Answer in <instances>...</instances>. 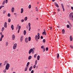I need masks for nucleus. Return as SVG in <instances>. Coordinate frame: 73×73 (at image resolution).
I'll return each mask as SVG.
<instances>
[{"instance_id":"44","label":"nucleus","mask_w":73,"mask_h":73,"mask_svg":"<svg viewBox=\"0 0 73 73\" xmlns=\"http://www.w3.org/2000/svg\"><path fill=\"white\" fill-rule=\"evenodd\" d=\"M24 19H22L21 21V22H24Z\"/></svg>"},{"instance_id":"53","label":"nucleus","mask_w":73,"mask_h":73,"mask_svg":"<svg viewBox=\"0 0 73 73\" xmlns=\"http://www.w3.org/2000/svg\"><path fill=\"white\" fill-rule=\"evenodd\" d=\"M31 73H34V70H32L31 71Z\"/></svg>"},{"instance_id":"58","label":"nucleus","mask_w":73,"mask_h":73,"mask_svg":"<svg viewBox=\"0 0 73 73\" xmlns=\"http://www.w3.org/2000/svg\"><path fill=\"white\" fill-rule=\"evenodd\" d=\"M50 30H51V29H52V27H50Z\"/></svg>"},{"instance_id":"1","label":"nucleus","mask_w":73,"mask_h":73,"mask_svg":"<svg viewBox=\"0 0 73 73\" xmlns=\"http://www.w3.org/2000/svg\"><path fill=\"white\" fill-rule=\"evenodd\" d=\"M40 33H37L38 36L36 35L35 36V40L36 42H38V40H39V39H40Z\"/></svg>"},{"instance_id":"31","label":"nucleus","mask_w":73,"mask_h":73,"mask_svg":"<svg viewBox=\"0 0 73 73\" xmlns=\"http://www.w3.org/2000/svg\"><path fill=\"white\" fill-rule=\"evenodd\" d=\"M27 17H26L24 19V20L25 21H27Z\"/></svg>"},{"instance_id":"7","label":"nucleus","mask_w":73,"mask_h":73,"mask_svg":"<svg viewBox=\"0 0 73 73\" xmlns=\"http://www.w3.org/2000/svg\"><path fill=\"white\" fill-rule=\"evenodd\" d=\"M32 50H33V48H31L29 50V54H31V52H32Z\"/></svg>"},{"instance_id":"39","label":"nucleus","mask_w":73,"mask_h":73,"mask_svg":"<svg viewBox=\"0 0 73 73\" xmlns=\"http://www.w3.org/2000/svg\"><path fill=\"white\" fill-rule=\"evenodd\" d=\"M4 27H3L2 29V30H1L2 31H4Z\"/></svg>"},{"instance_id":"4","label":"nucleus","mask_w":73,"mask_h":73,"mask_svg":"<svg viewBox=\"0 0 73 73\" xmlns=\"http://www.w3.org/2000/svg\"><path fill=\"white\" fill-rule=\"evenodd\" d=\"M17 47V43H15L13 46V49H15Z\"/></svg>"},{"instance_id":"6","label":"nucleus","mask_w":73,"mask_h":73,"mask_svg":"<svg viewBox=\"0 0 73 73\" xmlns=\"http://www.w3.org/2000/svg\"><path fill=\"white\" fill-rule=\"evenodd\" d=\"M12 38L13 40H14L15 38V36L14 35H13Z\"/></svg>"},{"instance_id":"30","label":"nucleus","mask_w":73,"mask_h":73,"mask_svg":"<svg viewBox=\"0 0 73 73\" xmlns=\"http://www.w3.org/2000/svg\"><path fill=\"white\" fill-rule=\"evenodd\" d=\"M62 34H64V33L65 32V31L64 29H63L62 31Z\"/></svg>"},{"instance_id":"46","label":"nucleus","mask_w":73,"mask_h":73,"mask_svg":"<svg viewBox=\"0 0 73 73\" xmlns=\"http://www.w3.org/2000/svg\"><path fill=\"white\" fill-rule=\"evenodd\" d=\"M21 26H19V30H20V29H21Z\"/></svg>"},{"instance_id":"41","label":"nucleus","mask_w":73,"mask_h":73,"mask_svg":"<svg viewBox=\"0 0 73 73\" xmlns=\"http://www.w3.org/2000/svg\"><path fill=\"white\" fill-rule=\"evenodd\" d=\"M70 47L72 49H73V46L72 45H70Z\"/></svg>"},{"instance_id":"26","label":"nucleus","mask_w":73,"mask_h":73,"mask_svg":"<svg viewBox=\"0 0 73 73\" xmlns=\"http://www.w3.org/2000/svg\"><path fill=\"white\" fill-rule=\"evenodd\" d=\"M5 1L4 0L3 1V2L2 3V5H5Z\"/></svg>"},{"instance_id":"63","label":"nucleus","mask_w":73,"mask_h":73,"mask_svg":"<svg viewBox=\"0 0 73 73\" xmlns=\"http://www.w3.org/2000/svg\"><path fill=\"white\" fill-rule=\"evenodd\" d=\"M27 29H28V28H29V27L28 26H27Z\"/></svg>"},{"instance_id":"13","label":"nucleus","mask_w":73,"mask_h":73,"mask_svg":"<svg viewBox=\"0 0 73 73\" xmlns=\"http://www.w3.org/2000/svg\"><path fill=\"white\" fill-rule=\"evenodd\" d=\"M70 40L71 41H72V39H73V38L72 37V36H70Z\"/></svg>"},{"instance_id":"40","label":"nucleus","mask_w":73,"mask_h":73,"mask_svg":"<svg viewBox=\"0 0 73 73\" xmlns=\"http://www.w3.org/2000/svg\"><path fill=\"white\" fill-rule=\"evenodd\" d=\"M36 11H38V8L37 7H36Z\"/></svg>"},{"instance_id":"2","label":"nucleus","mask_w":73,"mask_h":73,"mask_svg":"<svg viewBox=\"0 0 73 73\" xmlns=\"http://www.w3.org/2000/svg\"><path fill=\"white\" fill-rule=\"evenodd\" d=\"M70 20L73 21V13H71L70 15Z\"/></svg>"},{"instance_id":"56","label":"nucleus","mask_w":73,"mask_h":73,"mask_svg":"<svg viewBox=\"0 0 73 73\" xmlns=\"http://www.w3.org/2000/svg\"><path fill=\"white\" fill-rule=\"evenodd\" d=\"M31 29V27H29V31H30V29Z\"/></svg>"},{"instance_id":"16","label":"nucleus","mask_w":73,"mask_h":73,"mask_svg":"<svg viewBox=\"0 0 73 73\" xmlns=\"http://www.w3.org/2000/svg\"><path fill=\"white\" fill-rule=\"evenodd\" d=\"M32 68H33V67L32 66H31L30 67L29 69V71H31Z\"/></svg>"},{"instance_id":"20","label":"nucleus","mask_w":73,"mask_h":73,"mask_svg":"<svg viewBox=\"0 0 73 73\" xmlns=\"http://www.w3.org/2000/svg\"><path fill=\"white\" fill-rule=\"evenodd\" d=\"M30 63L29 62H27V67H29V64Z\"/></svg>"},{"instance_id":"57","label":"nucleus","mask_w":73,"mask_h":73,"mask_svg":"<svg viewBox=\"0 0 73 73\" xmlns=\"http://www.w3.org/2000/svg\"><path fill=\"white\" fill-rule=\"evenodd\" d=\"M71 9L72 10H73V7H71Z\"/></svg>"},{"instance_id":"34","label":"nucleus","mask_w":73,"mask_h":73,"mask_svg":"<svg viewBox=\"0 0 73 73\" xmlns=\"http://www.w3.org/2000/svg\"><path fill=\"white\" fill-rule=\"evenodd\" d=\"M4 7V5H2L0 7V9H1L2 8H3V7Z\"/></svg>"},{"instance_id":"23","label":"nucleus","mask_w":73,"mask_h":73,"mask_svg":"<svg viewBox=\"0 0 73 73\" xmlns=\"http://www.w3.org/2000/svg\"><path fill=\"white\" fill-rule=\"evenodd\" d=\"M28 67H26L25 68V72L27 70V68Z\"/></svg>"},{"instance_id":"62","label":"nucleus","mask_w":73,"mask_h":73,"mask_svg":"<svg viewBox=\"0 0 73 73\" xmlns=\"http://www.w3.org/2000/svg\"><path fill=\"white\" fill-rule=\"evenodd\" d=\"M62 9H63V11H64V8H62Z\"/></svg>"},{"instance_id":"51","label":"nucleus","mask_w":73,"mask_h":73,"mask_svg":"<svg viewBox=\"0 0 73 73\" xmlns=\"http://www.w3.org/2000/svg\"><path fill=\"white\" fill-rule=\"evenodd\" d=\"M28 25H29V27H30L31 24H30V23H29Z\"/></svg>"},{"instance_id":"43","label":"nucleus","mask_w":73,"mask_h":73,"mask_svg":"<svg viewBox=\"0 0 73 73\" xmlns=\"http://www.w3.org/2000/svg\"><path fill=\"white\" fill-rule=\"evenodd\" d=\"M43 42H45V39H44L43 40Z\"/></svg>"},{"instance_id":"18","label":"nucleus","mask_w":73,"mask_h":73,"mask_svg":"<svg viewBox=\"0 0 73 73\" xmlns=\"http://www.w3.org/2000/svg\"><path fill=\"white\" fill-rule=\"evenodd\" d=\"M8 62L7 60H6L5 62V64H4V65H5V64H7V63Z\"/></svg>"},{"instance_id":"12","label":"nucleus","mask_w":73,"mask_h":73,"mask_svg":"<svg viewBox=\"0 0 73 73\" xmlns=\"http://www.w3.org/2000/svg\"><path fill=\"white\" fill-rule=\"evenodd\" d=\"M25 42H26L27 43V42H28V38H25Z\"/></svg>"},{"instance_id":"22","label":"nucleus","mask_w":73,"mask_h":73,"mask_svg":"<svg viewBox=\"0 0 73 73\" xmlns=\"http://www.w3.org/2000/svg\"><path fill=\"white\" fill-rule=\"evenodd\" d=\"M11 28H12V30H14V26L13 25H12L11 27Z\"/></svg>"},{"instance_id":"5","label":"nucleus","mask_w":73,"mask_h":73,"mask_svg":"<svg viewBox=\"0 0 73 73\" xmlns=\"http://www.w3.org/2000/svg\"><path fill=\"white\" fill-rule=\"evenodd\" d=\"M4 27L6 28L7 27V22H5Z\"/></svg>"},{"instance_id":"3","label":"nucleus","mask_w":73,"mask_h":73,"mask_svg":"<svg viewBox=\"0 0 73 73\" xmlns=\"http://www.w3.org/2000/svg\"><path fill=\"white\" fill-rule=\"evenodd\" d=\"M10 67V65H9V63H7L6 65V66L5 68L7 69V70H9V68Z\"/></svg>"},{"instance_id":"14","label":"nucleus","mask_w":73,"mask_h":73,"mask_svg":"<svg viewBox=\"0 0 73 73\" xmlns=\"http://www.w3.org/2000/svg\"><path fill=\"white\" fill-rule=\"evenodd\" d=\"M40 56L39 55H38L37 57V59L38 60H40Z\"/></svg>"},{"instance_id":"37","label":"nucleus","mask_w":73,"mask_h":73,"mask_svg":"<svg viewBox=\"0 0 73 73\" xmlns=\"http://www.w3.org/2000/svg\"><path fill=\"white\" fill-rule=\"evenodd\" d=\"M31 7V5H30L29 6V9H30Z\"/></svg>"},{"instance_id":"49","label":"nucleus","mask_w":73,"mask_h":73,"mask_svg":"<svg viewBox=\"0 0 73 73\" xmlns=\"http://www.w3.org/2000/svg\"><path fill=\"white\" fill-rule=\"evenodd\" d=\"M6 3H8V0H5Z\"/></svg>"},{"instance_id":"59","label":"nucleus","mask_w":73,"mask_h":73,"mask_svg":"<svg viewBox=\"0 0 73 73\" xmlns=\"http://www.w3.org/2000/svg\"><path fill=\"white\" fill-rule=\"evenodd\" d=\"M20 30L19 29L18 31V33H19V32Z\"/></svg>"},{"instance_id":"38","label":"nucleus","mask_w":73,"mask_h":73,"mask_svg":"<svg viewBox=\"0 0 73 73\" xmlns=\"http://www.w3.org/2000/svg\"><path fill=\"white\" fill-rule=\"evenodd\" d=\"M36 54H35L34 56V58H36Z\"/></svg>"},{"instance_id":"60","label":"nucleus","mask_w":73,"mask_h":73,"mask_svg":"<svg viewBox=\"0 0 73 73\" xmlns=\"http://www.w3.org/2000/svg\"><path fill=\"white\" fill-rule=\"evenodd\" d=\"M38 66H36V68L37 69H38Z\"/></svg>"},{"instance_id":"9","label":"nucleus","mask_w":73,"mask_h":73,"mask_svg":"<svg viewBox=\"0 0 73 73\" xmlns=\"http://www.w3.org/2000/svg\"><path fill=\"white\" fill-rule=\"evenodd\" d=\"M4 37V35H1V37L0 38V41H2V39Z\"/></svg>"},{"instance_id":"19","label":"nucleus","mask_w":73,"mask_h":73,"mask_svg":"<svg viewBox=\"0 0 73 73\" xmlns=\"http://www.w3.org/2000/svg\"><path fill=\"white\" fill-rule=\"evenodd\" d=\"M6 72H7V69L5 68V69L3 70V72H4V73H6Z\"/></svg>"},{"instance_id":"21","label":"nucleus","mask_w":73,"mask_h":73,"mask_svg":"<svg viewBox=\"0 0 73 73\" xmlns=\"http://www.w3.org/2000/svg\"><path fill=\"white\" fill-rule=\"evenodd\" d=\"M21 13H22L24 11L23 9L21 8Z\"/></svg>"},{"instance_id":"36","label":"nucleus","mask_w":73,"mask_h":73,"mask_svg":"<svg viewBox=\"0 0 73 73\" xmlns=\"http://www.w3.org/2000/svg\"><path fill=\"white\" fill-rule=\"evenodd\" d=\"M8 16L9 17H10L11 16V14L10 13H8Z\"/></svg>"},{"instance_id":"54","label":"nucleus","mask_w":73,"mask_h":73,"mask_svg":"<svg viewBox=\"0 0 73 73\" xmlns=\"http://www.w3.org/2000/svg\"><path fill=\"white\" fill-rule=\"evenodd\" d=\"M40 38L41 39H43V37L42 36H41V37H40Z\"/></svg>"},{"instance_id":"11","label":"nucleus","mask_w":73,"mask_h":73,"mask_svg":"<svg viewBox=\"0 0 73 73\" xmlns=\"http://www.w3.org/2000/svg\"><path fill=\"white\" fill-rule=\"evenodd\" d=\"M15 10V9L14 7H13L11 9V11L12 13L14 12Z\"/></svg>"},{"instance_id":"33","label":"nucleus","mask_w":73,"mask_h":73,"mask_svg":"<svg viewBox=\"0 0 73 73\" xmlns=\"http://www.w3.org/2000/svg\"><path fill=\"white\" fill-rule=\"evenodd\" d=\"M44 46H41V49H43V48H44Z\"/></svg>"},{"instance_id":"48","label":"nucleus","mask_w":73,"mask_h":73,"mask_svg":"<svg viewBox=\"0 0 73 73\" xmlns=\"http://www.w3.org/2000/svg\"><path fill=\"white\" fill-rule=\"evenodd\" d=\"M5 13H6V11H3V13L4 14H5Z\"/></svg>"},{"instance_id":"52","label":"nucleus","mask_w":73,"mask_h":73,"mask_svg":"<svg viewBox=\"0 0 73 73\" xmlns=\"http://www.w3.org/2000/svg\"><path fill=\"white\" fill-rule=\"evenodd\" d=\"M36 67V65H34L33 66V68H35Z\"/></svg>"},{"instance_id":"64","label":"nucleus","mask_w":73,"mask_h":73,"mask_svg":"<svg viewBox=\"0 0 73 73\" xmlns=\"http://www.w3.org/2000/svg\"><path fill=\"white\" fill-rule=\"evenodd\" d=\"M57 27L58 28H59L60 27V26H58V27Z\"/></svg>"},{"instance_id":"25","label":"nucleus","mask_w":73,"mask_h":73,"mask_svg":"<svg viewBox=\"0 0 73 73\" xmlns=\"http://www.w3.org/2000/svg\"><path fill=\"white\" fill-rule=\"evenodd\" d=\"M11 19L10 18H9L8 19V21L9 23H10L11 22Z\"/></svg>"},{"instance_id":"32","label":"nucleus","mask_w":73,"mask_h":73,"mask_svg":"<svg viewBox=\"0 0 73 73\" xmlns=\"http://www.w3.org/2000/svg\"><path fill=\"white\" fill-rule=\"evenodd\" d=\"M34 53V51L33 50V49H32V54H33Z\"/></svg>"},{"instance_id":"55","label":"nucleus","mask_w":73,"mask_h":73,"mask_svg":"<svg viewBox=\"0 0 73 73\" xmlns=\"http://www.w3.org/2000/svg\"><path fill=\"white\" fill-rule=\"evenodd\" d=\"M0 34L1 35V36L3 35V34L1 32L0 33Z\"/></svg>"},{"instance_id":"27","label":"nucleus","mask_w":73,"mask_h":73,"mask_svg":"<svg viewBox=\"0 0 73 73\" xmlns=\"http://www.w3.org/2000/svg\"><path fill=\"white\" fill-rule=\"evenodd\" d=\"M8 42H6V46H8Z\"/></svg>"},{"instance_id":"45","label":"nucleus","mask_w":73,"mask_h":73,"mask_svg":"<svg viewBox=\"0 0 73 73\" xmlns=\"http://www.w3.org/2000/svg\"><path fill=\"white\" fill-rule=\"evenodd\" d=\"M48 50V47L46 48V51H47V50Z\"/></svg>"},{"instance_id":"24","label":"nucleus","mask_w":73,"mask_h":73,"mask_svg":"<svg viewBox=\"0 0 73 73\" xmlns=\"http://www.w3.org/2000/svg\"><path fill=\"white\" fill-rule=\"evenodd\" d=\"M26 31L25 30H24V35H25L26 34Z\"/></svg>"},{"instance_id":"35","label":"nucleus","mask_w":73,"mask_h":73,"mask_svg":"<svg viewBox=\"0 0 73 73\" xmlns=\"http://www.w3.org/2000/svg\"><path fill=\"white\" fill-rule=\"evenodd\" d=\"M59 54L58 53L57 54V57L58 58H59Z\"/></svg>"},{"instance_id":"50","label":"nucleus","mask_w":73,"mask_h":73,"mask_svg":"<svg viewBox=\"0 0 73 73\" xmlns=\"http://www.w3.org/2000/svg\"><path fill=\"white\" fill-rule=\"evenodd\" d=\"M69 25H67V28H69Z\"/></svg>"},{"instance_id":"8","label":"nucleus","mask_w":73,"mask_h":73,"mask_svg":"<svg viewBox=\"0 0 73 73\" xmlns=\"http://www.w3.org/2000/svg\"><path fill=\"white\" fill-rule=\"evenodd\" d=\"M23 36H22L21 37V38H20V40H21V42H22L23 41Z\"/></svg>"},{"instance_id":"47","label":"nucleus","mask_w":73,"mask_h":73,"mask_svg":"<svg viewBox=\"0 0 73 73\" xmlns=\"http://www.w3.org/2000/svg\"><path fill=\"white\" fill-rule=\"evenodd\" d=\"M43 52H44L45 50V48H43Z\"/></svg>"},{"instance_id":"17","label":"nucleus","mask_w":73,"mask_h":73,"mask_svg":"<svg viewBox=\"0 0 73 73\" xmlns=\"http://www.w3.org/2000/svg\"><path fill=\"white\" fill-rule=\"evenodd\" d=\"M32 58V56H29L28 57V60H30Z\"/></svg>"},{"instance_id":"15","label":"nucleus","mask_w":73,"mask_h":73,"mask_svg":"<svg viewBox=\"0 0 73 73\" xmlns=\"http://www.w3.org/2000/svg\"><path fill=\"white\" fill-rule=\"evenodd\" d=\"M54 5H55L58 8L59 7V6L58 5L56 4V3H54Z\"/></svg>"},{"instance_id":"10","label":"nucleus","mask_w":73,"mask_h":73,"mask_svg":"<svg viewBox=\"0 0 73 73\" xmlns=\"http://www.w3.org/2000/svg\"><path fill=\"white\" fill-rule=\"evenodd\" d=\"M42 34H43V35H45V36H46V33L45 32V30L44 31V32H43Z\"/></svg>"},{"instance_id":"28","label":"nucleus","mask_w":73,"mask_h":73,"mask_svg":"<svg viewBox=\"0 0 73 73\" xmlns=\"http://www.w3.org/2000/svg\"><path fill=\"white\" fill-rule=\"evenodd\" d=\"M37 60H35V65H36V64H37Z\"/></svg>"},{"instance_id":"61","label":"nucleus","mask_w":73,"mask_h":73,"mask_svg":"<svg viewBox=\"0 0 73 73\" xmlns=\"http://www.w3.org/2000/svg\"><path fill=\"white\" fill-rule=\"evenodd\" d=\"M58 11H60V9H58Z\"/></svg>"},{"instance_id":"29","label":"nucleus","mask_w":73,"mask_h":73,"mask_svg":"<svg viewBox=\"0 0 73 73\" xmlns=\"http://www.w3.org/2000/svg\"><path fill=\"white\" fill-rule=\"evenodd\" d=\"M31 37L29 36V41H30L31 40Z\"/></svg>"},{"instance_id":"42","label":"nucleus","mask_w":73,"mask_h":73,"mask_svg":"<svg viewBox=\"0 0 73 73\" xmlns=\"http://www.w3.org/2000/svg\"><path fill=\"white\" fill-rule=\"evenodd\" d=\"M61 6H62V8H64V6H63V5L62 4H61Z\"/></svg>"}]
</instances>
